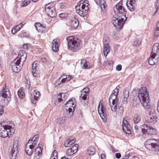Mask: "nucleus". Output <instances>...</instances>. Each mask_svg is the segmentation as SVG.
Returning a JSON list of instances; mask_svg holds the SVG:
<instances>
[{"label": "nucleus", "instance_id": "obj_1", "mask_svg": "<svg viewBox=\"0 0 159 159\" xmlns=\"http://www.w3.org/2000/svg\"><path fill=\"white\" fill-rule=\"evenodd\" d=\"M114 12L118 11V15H115L112 18L111 22L116 28H121L123 26L125 21L127 19L125 16L126 12L122 6V1H120L114 7Z\"/></svg>", "mask_w": 159, "mask_h": 159}, {"label": "nucleus", "instance_id": "obj_2", "mask_svg": "<svg viewBox=\"0 0 159 159\" xmlns=\"http://www.w3.org/2000/svg\"><path fill=\"white\" fill-rule=\"evenodd\" d=\"M140 102L145 109L149 108L150 98L146 87H143L140 89L137 98L135 97H134L132 106L134 107H137L139 106Z\"/></svg>", "mask_w": 159, "mask_h": 159}, {"label": "nucleus", "instance_id": "obj_3", "mask_svg": "<svg viewBox=\"0 0 159 159\" xmlns=\"http://www.w3.org/2000/svg\"><path fill=\"white\" fill-rule=\"evenodd\" d=\"M66 39L68 41V49L70 50L76 52L80 48L81 41L80 39L70 36L68 37Z\"/></svg>", "mask_w": 159, "mask_h": 159}, {"label": "nucleus", "instance_id": "obj_4", "mask_svg": "<svg viewBox=\"0 0 159 159\" xmlns=\"http://www.w3.org/2000/svg\"><path fill=\"white\" fill-rule=\"evenodd\" d=\"M89 5L88 1H80L75 7L76 13L81 16L84 17L87 14L89 8L88 7Z\"/></svg>", "mask_w": 159, "mask_h": 159}, {"label": "nucleus", "instance_id": "obj_5", "mask_svg": "<svg viewBox=\"0 0 159 159\" xmlns=\"http://www.w3.org/2000/svg\"><path fill=\"white\" fill-rule=\"evenodd\" d=\"M15 130L10 125H5L3 126H0V137L5 138L8 136L10 137V136L13 134Z\"/></svg>", "mask_w": 159, "mask_h": 159}, {"label": "nucleus", "instance_id": "obj_6", "mask_svg": "<svg viewBox=\"0 0 159 159\" xmlns=\"http://www.w3.org/2000/svg\"><path fill=\"white\" fill-rule=\"evenodd\" d=\"M149 109H145L148 110L149 112V115L147 116L146 119V121L148 123H155L157 121V116L155 111V107L152 106L149 103Z\"/></svg>", "mask_w": 159, "mask_h": 159}, {"label": "nucleus", "instance_id": "obj_7", "mask_svg": "<svg viewBox=\"0 0 159 159\" xmlns=\"http://www.w3.org/2000/svg\"><path fill=\"white\" fill-rule=\"evenodd\" d=\"M152 139L148 140L145 142V145L146 148L150 150L155 152L159 151V143H155Z\"/></svg>", "mask_w": 159, "mask_h": 159}, {"label": "nucleus", "instance_id": "obj_8", "mask_svg": "<svg viewBox=\"0 0 159 159\" xmlns=\"http://www.w3.org/2000/svg\"><path fill=\"white\" fill-rule=\"evenodd\" d=\"M75 99L73 98L70 99L67 101L65 105L66 106V109L67 113H69L70 116L72 115L75 110V104L74 103Z\"/></svg>", "mask_w": 159, "mask_h": 159}, {"label": "nucleus", "instance_id": "obj_9", "mask_svg": "<svg viewBox=\"0 0 159 159\" xmlns=\"http://www.w3.org/2000/svg\"><path fill=\"white\" fill-rule=\"evenodd\" d=\"M142 128L144 130V133L148 135H154L156 134V130L148 125L144 124L142 126Z\"/></svg>", "mask_w": 159, "mask_h": 159}, {"label": "nucleus", "instance_id": "obj_10", "mask_svg": "<svg viewBox=\"0 0 159 159\" xmlns=\"http://www.w3.org/2000/svg\"><path fill=\"white\" fill-rule=\"evenodd\" d=\"M18 142L14 140L12 147L10 152L9 157L11 159H16L18 152Z\"/></svg>", "mask_w": 159, "mask_h": 159}, {"label": "nucleus", "instance_id": "obj_11", "mask_svg": "<svg viewBox=\"0 0 159 159\" xmlns=\"http://www.w3.org/2000/svg\"><path fill=\"white\" fill-rule=\"evenodd\" d=\"M50 4V3H48L46 5L45 11L48 16L53 18L56 15L55 11L54 10V8Z\"/></svg>", "mask_w": 159, "mask_h": 159}, {"label": "nucleus", "instance_id": "obj_12", "mask_svg": "<svg viewBox=\"0 0 159 159\" xmlns=\"http://www.w3.org/2000/svg\"><path fill=\"white\" fill-rule=\"evenodd\" d=\"M27 57V53L24 51L20 50L19 52L18 57L16 58L15 60H18V61L19 63L20 62H22V65L25 61Z\"/></svg>", "mask_w": 159, "mask_h": 159}, {"label": "nucleus", "instance_id": "obj_13", "mask_svg": "<svg viewBox=\"0 0 159 159\" xmlns=\"http://www.w3.org/2000/svg\"><path fill=\"white\" fill-rule=\"evenodd\" d=\"M89 88L86 87L81 91V95L80 97V100L81 102L83 100H85L87 98L89 97Z\"/></svg>", "mask_w": 159, "mask_h": 159}, {"label": "nucleus", "instance_id": "obj_14", "mask_svg": "<svg viewBox=\"0 0 159 159\" xmlns=\"http://www.w3.org/2000/svg\"><path fill=\"white\" fill-rule=\"evenodd\" d=\"M100 103L101 102H100L98 107V111L100 117L102 119H103V118H106L107 115L106 114V108L102 103L101 104V107L100 108Z\"/></svg>", "mask_w": 159, "mask_h": 159}, {"label": "nucleus", "instance_id": "obj_15", "mask_svg": "<svg viewBox=\"0 0 159 159\" xmlns=\"http://www.w3.org/2000/svg\"><path fill=\"white\" fill-rule=\"evenodd\" d=\"M122 128L123 131L126 134H131V127L129 124L126 120H123L122 124Z\"/></svg>", "mask_w": 159, "mask_h": 159}, {"label": "nucleus", "instance_id": "obj_16", "mask_svg": "<svg viewBox=\"0 0 159 159\" xmlns=\"http://www.w3.org/2000/svg\"><path fill=\"white\" fill-rule=\"evenodd\" d=\"M18 60H15L11 64L12 68L13 71L16 73L19 72L21 69V67L19 65L20 63H19L18 61Z\"/></svg>", "mask_w": 159, "mask_h": 159}, {"label": "nucleus", "instance_id": "obj_17", "mask_svg": "<svg viewBox=\"0 0 159 159\" xmlns=\"http://www.w3.org/2000/svg\"><path fill=\"white\" fill-rule=\"evenodd\" d=\"M78 144H76L74 146H73L71 148L68 149L66 152V155L70 156L76 153L78 150Z\"/></svg>", "mask_w": 159, "mask_h": 159}, {"label": "nucleus", "instance_id": "obj_18", "mask_svg": "<svg viewBox=\"0 0 159 159\" xmlns=\"http://www.w3.org/2000/svg\"><path fill=\"white\" fill-rule=\"evenodd\" d=\"M40 96V93L38 91H34L31 94V101L33 104H35L36 101L37 100Z\"/></svg>", "mask_w": 159, "mask_h": 159}, {"label": "nucleus", "instance_id": "obj_19", "mask_svg": "<svg viewBox=\"0 0 159 159\" xmlns=\"http://www.w3.org/2000/svg\"><path fill=\"white\" fill-rule=\"evenodd\" d=\"M68 98V94L67 93H60L57 96L58 102H64Z\"/></svg>", "mask_w": 159, "mask_h": 159}, {"label": "nucleus", "instance_id": "obj_20", "mask_svg": "<svg viewBox=\"0 0 159 159\" xmlns=\"http://www.w3.org/2000/svg\"><path fill=\"white\" fill-rule=\"evenodd\" d=\"M30 140L29 139L28 142L26 143L25 148V151L26 153L29 156L31 155L33 152V148L30 146V145H29V144H31L30 143Z\"/></svg>", "mask_w": 159, "mask_h": 159}, {"label": "nucleus", "instance_id": "obj_21", "mask_svg": "<svg viewBox=\"0 0 159 159\" xmlns=\"http://www.w3.org/2000/svg\"><path fill=\"white\" fill-rule=\"evenodd\" d=\"M10 99L8 98L5 97L2 95L0 96V106H5L7 105Z\"/></svg>", "mask_w": 159, "mask_h": 159}, {"label": "nucleus", "instance_id": "obj_22", "mask_svg": "<svg viewBox=\"0 0 159 159\" xmlns=\"http://www.w3.org/2000/svg\"><path fill=\"white\" fill-rule=\"evenodd\" d=\"M119 99L118 95L111 94L109 98V102H112L113 105L115 103H118Z\"/></svg>", "mask_w": 159, "mask_h": 159}, {"label": "nucleus", "instance_id": "obj_23", "mask_svg": "<svg viewBox=\"0 0 159 159\" xmlns=\"http://www.w3.org/2000/svg\"><path fill=\"white\" fill-rule=\"evenodd\" d=\"M37 61H34L32 65V68L33 70L32 74L34 76L37 77L38 76L39 73L38 69V66L37 65Z\"/></svg>", "mask_w": 159, "mask_h": 159}, {"label": "nucleus", "instance_id": "obj_24", "mask_svg": "<svg viewBox=\"0 0 159 159\" xmlns=\"http://www.w3.org/2000/svg\"><path fill=\"white\" fill-rule=\"evenodd\" d=\"M159 54V43H156L154 44L152 48L151 54L157 56Z\"/></svg>", "mask_w": 159, "mask_h": 159}, {"label": "nucleus", "instance_id": "obj_25", "mask_svg": "<svg viewBox=\"0 0 159 159\" xmlns=\"http://www.w3.org/2000/svg\"><path fill=\"white\" fill-rule=\"evenodd\" d=\"M98 5H100L102 10L103 12L106 11V2L105 0H94Z\"/></svg>", "mask_w": 159, "mask_h": 159}, {"label": "nucleus", "instance_id": "obj_26", "mask_svg": "<svg viewBox=\"0 0 159 159\" xmlns=\"http://www.w3.org/2000/svg\"><path fill=\"white\" fill-rule=\"evenodd\" d=\"M6 84H5V86L3 87L2 90L0 93V95L5 97L8 98L10 99L9 98V96H10V93L8 89H6Z\"/></svg>", "mask_w": 159, "mask_h": 159}, {"label": "nucleus", "instance_id": "obj_27", "mask_svg": "<svg viewBox=\"0 0 159 159\" xmlns=\"http://www.w3.org/2000/svg\"><path fill=\"white\" fill-rule=\"evenodd\" d=\"M57 39H54L52 41V48L53 51L55 52L58 51L59 45Z\"/></svg>", "mask_w": 159, "mask_h": 159}, {"label": "nucleus", "instance_id": "obj_28", "mask_svg": "<svg viewBox=\"0 0 159 159\" xmlns=\"http://www.w3.org/2000/svg\"><path fill=\"white\" fill-rule=\"evenodd\" d=\"M82 68L85 69H88L92 67V66L90 65L88 61L86 60H82L81 62Z\"/></svg>", "mask_w": 159, "mask_h": 159}, {"label": "nucleus", "instance_id": "obj_29", "mask_svg": "<svg viewBox=\"0 0 159 159\" xmlns=\"http://www.w3.org/2000/svg\"><path fill=\"white\" fill-rule=\"evenodd\" d=\"M42 145L40 143L38 145V147H37L35 149V157L37 158H39L40 157L39 155H40L42 153V150L41 148V146Z\"/></svg>", "mask_w": 159, "mask_h": 159}, {"label": "nucleus", "instance_id": "obj_30", "mask_svg": "<svg viewBox=\"0 0 159 159\" xmlns=\"http://www.w3.org/2000/svg\"><path fill=\"white\" fill-rule=\"evenodd\" d=\"M73 78V76L70 75H66L64 74L63 75L61 76L60 78V80L61 78V82L62 83H64L66 81H68Z\"/></svg>", "mask_w": 159, "mask_h": 159}, {"label": "nucleus", "instance_id": "obj_31", "mask_svg": "<svg viewBox=\"0 0 159 159\" xmlns=\"http://www.w3.org/2000/svg\"><path fill=\"white\" fill-rule=\"evenodd\" d=\"M79 22L78 20L75 18H72L70 23L71 26L74 28H76L79 25Z\"/></svg>", "mask_w": 159, "mask_h": 159}, {"label": "nucleus", "instance_id": "obj_32", "mask_svg": "<svg viewBox=\"0 0 159 159\" xmlns=\"http://www.w3.org/2000/svg\"><path fill=\"white\" fill-rule=\"evenodd\" d=\"M110 46L108 43H104L103 48L104 54L106 57L110 52Z\"/></svg>", "mask_w": 159, "mask_h": 159}, {"label": "nucleus", "instance_id": "obj_33", "mask_svg": "<svg viewBox=\"0 0 159 159\" xmlns=\"http://www.w3.org/2000/svg\"><path fill=\"white\" fill-rule=\"evenodd\" d=\"M141 118L140 115L138 114L134 115L133 117V120L135 124H137L140 122L141 120Z\"/></svg>", "mask_w": 159, "mask_h": 159}, {"label": "nucleus", "instance_id": "obj_34", "mask_svg": "<svg viewBox=\"0 0 159 159\" xmlns=\"http://www.w3.org/2000/svg\"><path fill=\"white\" fill-rule=\"evenodd\" d=\"M129 5H128V2L126 3L127 7L129 10L131 11H134L136 8V5L135 3L131 4V3H129Z\"/></svg>", "mask_w": 159, "mask_h": 159}, {"label": "nucleus", "instance_id": "obj_35", "mask_svg": "<svg viewBox=\"0 0 159 159\" xmlns=\"http://www.w3.org/2000/svg\"><path fill=\"white\" fill-rule=\"evenodd\" d=\"M156 57V56L151 54L150 58L148 60V63L150 65H153L155 64V58Z\"/></svg>", "mask_w": 159, "mask_h": 159}, {"label": "nucleus", "instance_id": "obj_36", "mask_svg": "<svg viewBox=\"0 0 159 159\" xmlns=\"http://www.w3.org/2000/svg\"><path fill=\"white\" fill-rule=\"evenodd\" d=\"M95 152V149L93 147H91L87 150V153L89 155H93Z\"/></svg>", "mask_w": 159, "mask_h": 159}, {"label": "nucleus", "instance_id": "obj_37", "mask_svg": "<svg viewBox=\"0 0 159 159\" xmlns=\"http://www.w3.org/2000/svg\"><path fill=\"white\" fill-rule=\"evenodd\" d=\"M110 106L111 107V110L113 111H115L117 109V106L118 103H115L113 105L112 102H109Z\"/></svg>", "mask_w": 159, "mask_h": 159}, {"label": "nucleus", "instance_id": "obj_38", "mask_svg": "<svg viewBox=\"0 0 159 159\" xmlns=\"http://www.w3.org/2000/svg\"><path fill=\"white\" fill-rule=\"evenodd\" d=\"M23 25L22 24V23H20L19 25H17L16 27H15V32L14 33H16L19 31L22 27Z\"/></svg>", "mask_w": 159, "mask_h": 159}, {"label": "nucleus", "instance_id": "obj_39", "mask_svg": "<svg viewBox=\"0 0 159 159\" xmlns=\"http://www.w3.org/2000/svg\"><path fill=\"white\" fill-rule=\"evenodd\" d=\"M129 96V90L127 88L124 89L123 91V97L128 98Z\"/></svg>", "mask_w": 159, "mask_h": 159}, {"label": "nucleus", "instance_id": "obj_40", "mask_svg": "<svg viewBox=\"0 0 159 159\" xmlns=\"http://www.w3.org/2000/svg\"><path fill=\"white\" fill-rule=\"evenodd\" d=\"M65 120L64 117H60L57 119V123L59 124H63L65 122Z\"/></svg>", "mask_w": 159, "mask_h": 159}, {"label": "nucleus", "instance_id": "obj_41", "mask_svg": "<svg viewBox=\"0 0 159 159\" xmlns=\"http://www.w3.org/2000/svg\"><path fill=\"white\" fill-rule=\"evenodd\" d=\"M18 95L19 98H23L24 96V93L22 92V89H20L18 91L17 93Z\"/></svg>", "mask_w": 159, "mask_h": 159}, {"label": "nucleus", "instance_id": "obj_42", "mask_svg": "<svg viewBox=\"0 0 159 159\" xmlns=\"http://www.w3.org/2000/svg\"><path fill=\"white\" fill-rule=\"evenodd\" d=\"M53 158H57V151L55 150L52 152L50 158L52 159Z\"/></svg>", "mask_w": 159, "mask_h": 159}, {"label": "nucleus", "instance_id": "obj_43", "mask_svg": "<svg viewBox=\"0 0 159 159\" xmlns=\"http://www.w3.org/2000/svg\"><path fill=\"white\" fill-rule=\"evenodd\" d=\"M31 1L29 0H25L21 3L22 7H24L28 5L30 2Z\"/></svg>", "mask_w": 159, "mask_h": 159}, {"label": "nucleus", "instance_id": "obj_44", "mask_svg": "<svg viewBox=\"0 0 159 159\" xmlns=\"http://www.w3.org/2000/svg\"><path fill=\"white\" fill-rule=\"evenodd\" d=\"M38 28L37 30L39 32H43L45 29V28L42 25L39 27H38Z\"/></svg>", "mask_w": 159, "mask_h": 159}, {"label": "nucleus", "instance_id": "obj_45", "mask_svg": "<svg viewBox=\"0 0 159 159\" xmlns=\"http://www.w3.org/2000/svg\"><path fill=\"white\" fill-rule=\"evenodd\" d=\"M141 41L139 40H136L134 41L133 45L135 46H138L141 44Z\"/></svg>", "mask_w": 159, "mask_h": 159}, {"label": "nucleus", "instance_id": "obj_46", "mask_svg": "<svg viewBox=\"0 0 159 159\" xmlns=\"http://www.w3.org/2000/svg\"><path fill=\"white\" fill-rule=\"evenodd\" d=\"M38 138L39 135H36L34 136L32 139H30V143H32V142H35V141L37 142V139H38Z\"/></svg>", "mask_w": 159, "mask_h": 159}, {"label": "nucleus", "instance_id": "obj_47", "mask_svg": "<svg viewBox=\"0 0 159 159\" xmlns=\"http://www.w3.org/2000/svg\"><path fill=\"white\" fill-rule=\"evenodd\" d=\"M71 144L70 143L69 140H66L64 143V145L65 147H68L70 146L71 145Z\"/></svg>", "mask_w": 159, "mask_h": 159}, {"label": "nucleus", "instance_id": "obj_48", "mask_svg": "<svg viewBox=\"0 0 159 159\" xmlns=\"http://www.w3.org/2000/svg\"><path fill=\"white\" fill-rule=\"evenodd\" d=\"M159 36V29H156L154 34V37L155 38H157Z\"/></svg>", "mask_w": 159, "mask_h": 159}, {"label": "nucleus", "instance_id": "obj_49", "mask_svg": "<svg viewBox=\"0 0 159 159\" xmlns=\"http://www.w3.org/2000/svg\"><path fill=\"white\" fill-rule=\"evenodd\" d=\"M118 93L119 89L117 88H116L114 90L113 93L111 94H113L118 95Z\"/></svg>", "mask_w": 159, "mask_h": 159}, {"label": "nucleus", "instance_id": "obj_50", "mask_svg": "<svg viewBox=\"0 0 159 159\" xmlns=\"http://www.w3.org/2000/svg\"><path fill=\"white\" fill-rule=\"evenodd\" d=\"M128 98V97H123L122 101V102L123 104H126L127 103Z\"/></svg>", "mask_w": 159, "mask_h": 159}, {"label": "nucleus", "instance_id": "obj_51", "mask_svg": "<svg viewBox=\"0 0 159 159\" xmlns=\"http://www.w3.org/2000/svg\"><path fill=\"white\" fill-rule=\"evenodd\" d=\"M122 69V66L121 65L119 64L116 67V70L118 71H120Z\"/></svg>", "mask_w": 159, "mask_h": 159}, {"label": "nucleus", "instance_id": "obj_52", "mask_svg": "<svg viewBox=\"0 0 159 159\" xmlns=\"http://www.w3.org/2000/svg\"><path fill=\"white\" fill-rule=\"evenodd\" d=\"M37 142L36 141H35V142H32V143H31L30 144H29V145H30V146H31V147H32V148L34 149V147L35 146Z\"/></svg>", "mask_w": 159, "mask_h": 159}, {"label": "nucleus", "instance_id": "obj_53", "mask_svg": "<svg viewBox=\"0 0 159 159\" xmlns=\"http://www.w3.org/2000/svg\"><path fill=\"white\" fill-rule=\"evenodd\" d=\"M26 87L27 89H29L30 87V82L29 81H27L26 83Z\"/></svg>", "mask_w": 159, "mask_h": 159}, {"label": "nucleus", "instance_id": "obj_54", "mask_svg": "<svg viewBox=\"0 0 159 159\" xmlns=\"http://www.w3.org/2000/svg\"><path fill=\"white\" fill-rule=\"evenodd\" d=\"M41 25V24L39 23H35L34 26L36 30H37V29L38 28V27H39V26H40Z\"/></svg>", "mask_w": 159, "mask_h": 159}, {"label": "nucleus", "instance_id": "obj_55", "mask_svg": "<svg viewBox=\"0 0 159 159\" xmlns=\"http://www.w3.org/2000/svg\"><path fill=\"white\" fill-rule=\"evenodd\" d=\"M3 106H0V116L2 115L3 113V111L2 108Z\"/></svg>", "mask_w": 159, "mask_h": 159}, {"label": "nucleus", "instance_id": "obj_56", "mask_svg": "<svg viewBox=\"0 0 159 159\" xmlns=\"http://www.w3.org/2000/svg\"><path fill=\"white\" fill-rule=\"evenodd\" d=\"M59 17L61 18H65L66 17V14L64 13H62L59 14Z\"/></svg>", "mask_w": 159, "mask_h": 159}, {"label": "nucleus", "instance_id": "obj_57", "mask_svg": "<svg viewBox=\"0 0 159 159\" xmlns=\"http://www.w3.org/2000/svg\"><path fill=\"white\" fill-rule=\"evenodd\" d=\"M28 45L27 44H24L23 45V48L25 49H28Z\"/></svg>", "mask_w": 159, "mask_h": 159}, {"label": "nucleus", "instance_id": "obj_58", "mask_svg": "<svg viewBox=\"0 0 159 159\" xmlns=\"http://www.w3.org/2000/svg\"><path fill=\"white\" fill-rule=\"evenodd\" d=\"M121 154L119 153H117L116 154V157L117 159H119L121 157Z\"/></svg>", "mask_w": 159, "mask_h": 159}, {"label": "nucleus", "instance_id": "obj_59", "mask_svg": "<svg viewBox=\"0 0 159 159\" xmlns=\"http://www.w3.org/2000/svg\"><path fill=\"white\" fill-rule=\"evenodd\" d=\"M41 61L43 62H46L48 61V60L45 58H43L41 59Z\"/></svg>", "mask_w": 159, "mask_h": 159}, {"label": "nucleus", "instance_id": "obj_60", "mask_svg": "<svg viewBox=\"0 0 159 159\" xmlns=\"http://www.w3.org/2000/svg\"><path fill=\"white\" fill-rule=\"evenodd\" d=\"M101 157L102 159H106V155L104 154H102L101 155Z\"/></svg>", "mask_w": 159, "mask_h": 159}, {"label": "nucleus", "instance_id": "obj_61", "mask_svg": "<svg viewBox=\"0 0 159 159\" xmlns=\"http://www.w3.org/2000/svg\"><path fill=\"white\" fill-rule=\"evenodd\" d=\"M128 1H129V3H131V4L135 3V0H128Z\"/></svg>", "mask_w": 159, "mask_h": 159}, {"label": "nucleus", "instance_id": "obj_62", "mask_svg": "<svg viewBox=\"0 0 159 159\" xmlns=\"http://www.w3.org/2000/svg\"><path fill=\"white\" fill-rule=\"evenodd\" d=\"M119 110L121 112H122L123 111V107L121 106H120L119 107Z\"/></svg>", "mask_w": 159, "mask_h": 159}, {"label": "nucleus", "instance_id": "obj_63", "mask_svg": "<svg viewBox=\"0 0 159 159\" xmlns=\"http://www.w3.org/2000/svg\"><path fill=\"white\" fill-rule=\"evenodd\" d=\"M75 139H74L72 140H71L69 141H70V143H71V144H73L75 142Z\"/></svg>", "mask_w": 159, "mask_h": 159}, {"label": "nucleus", "instance_id": "obj_64", "mask_svg": "<svg viewBox=\"0 0 159 159\" xmlns=\"http://www.w3.org/2000/svg\"><path fill=\"white\" fill-rule=\"evenodd\" d=\"M157 110L158 111L159 113V99L158 102V104H157Z\"/></svg>", "mask_w": 159, "mask_h": 159}]
</instances>
